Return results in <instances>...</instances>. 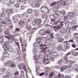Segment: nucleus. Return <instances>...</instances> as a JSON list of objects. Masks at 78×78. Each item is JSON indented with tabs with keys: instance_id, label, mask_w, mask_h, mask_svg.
<instances>
[{
	"instance_id": "obj_63",
	"label": "nucleus",
	"mask_w": 78,
	"mask_h": 78,
	"mask_svg": "<svg viewBox=\"0 0 78 78\" xmlns=\"http://www.w3.org/2000/svg\"><path fill=\"white\" fill-rule=\"evenodd\" d=\"M15 30L16 31L15 33H16V31H19V29L18 28H16L15 29Z\"/></svg>"
},
{
	"instance_id": "obj_3",
	"label": "nucleus",
	"mask_w": 78,
	"mask_h": 78,
	"mask_svg": "<svg viewBox=\"0 0 78 78\" xmlns=\"http://www.w3.org/2000/svg\"><path fill=\"white\" fill-rule=\"evenodd\" d=\"M59 3V4L58 5V6H65V5H66V2L64 1H62L61 2L58 1L57 3Z\"/></svg>"
},
{
	"instance_id": "obj_45",
	"label": "nucleus",
	"mask_w": 78,
	"mask_h": 78,
	"mask_svg": "<svg viewBox=\"0 0 78 78\" xmlns=\"http://www.w3.org/2000/svg\"><path fill=\"white\" fill-rule=\"evenodd\" d=\"M41 16L42 18H45L46 17V16H45L44 14H42L41 15Z\"/></svg>"
},
{
	"instance_id": "obj_15",
	"label": "nucleus",
	"mask_w": 78,
	"mask_h": 78,
	"mask_svg": "<svg viewBox=\"0 0 78 78\" xmlns=\"http://www.w3.org/2000/svg\"><path fill=\"white\" fill-rule=\"evenodd\" d=\"M5 21L6 22V23H8L9 22H11V21L9 20V19L6 17L5 19Z\"/></svg>"
},
{
	"instance_id": "obj_20",
	"label": "nucleus",
	"mask_w": 78,
	"mask_h": 78,
	"mask_svg": "<svg viewBox=\"0 0 78 78\" xmlns=\"http://www.w3.org/2000/svg\"><path fill=\"white\" fill-rule=\"evenodd\" d=\"M3 38H4V36L2 35L1 37H0V43H2L3 42Z\"/></svg>"
},
{
	"instance_id": "obj_43",
	"label": "nucleus",
	"mask_w": 78,
	"mask_h": 78,
	"mask_svg": "<svg viewBox=\"0 0 78 78\" xmlns=\"http://www.w3.org/2000/svg\"><path fill=\"white\" fill-rule=\"evenodd\" d=\"M54 73H53V72L49 74V76L50 77H51L53 75Z\"/></svg>"
},
{
	"instance_id": "obj_36",
	"label": "nucleus",
	"mask_w": 78,
	"mask_h": 78,
	"mask_svg": "<svg viewBox=\"0 0 78 78\" xmlns=\"http://www.w3.org/2000/svg\"><path fill=\"white\" fill-rule=\"evenodd\" d=\"M74 67L75 68V70L78 72V66L77 65H75Z\"/></svg>"
},
{
	"instance_id": "obj_27",
	"label": "nucleus",
	"mask_w": 78,
	"mask_h": 78,
	"mask_svg": "<svg viewBox=\"0 0 78 78\" xmlns=\"http://www.w3.org/2000/svg\"><path fill=\"white\" fill-rule=\"evenodd\" d=\"M48 59L51 60V61L52 62H53L54 61H55V58H53V57H48Z\"/></svg>"
},
{
	"instance_id": "obj_9",
	"label": "nucleus",
	"mask_w": 78,
	"mask_h": 78,
	"mask_svg": "<svg viewBox=\"0 0 78 78\" xmlns=\"http://www.w3.org/2000/svg\"><path fill=\"white\" fill-rule=\"evenodd\" d=\"M66 31L68 34H71V31H70V28H68L66 29Z\"/></svg>"
},
{
	"instance_id": "obj_32",
	"label": "nucleus",
	"mask_w": 78,
	"mask_h": 78,
	"mask_svg": "<svg viewBox=\"0 0 78 78\" xmlns=\"http://www.w3.org/2000/svg\"><path fill=\"white\" fill-rule=\"evenodd\" d=\"M41 38L39 37V38H37V41L38 43H41Z\"/></svg>"
},
{
	"instance_id": "obj_59",
	"label": "nucleus",
	"mask_w": 78,
	"mask_h": 78,
	"mask_svg": "<svg viewBox=\"0 0 78 78\" xmlns=\"http://www.w3.org/2000/svg\"><path fill=\"white\" fill-rule=\"evenodd\" d=\"M77 28V26H73V27H72V30H73V29H75V28Z\"/></svg>"
},
{
	"instance_id": "obj_54",
	"label": "nucleus",
	"mask_w": 78,
	"mask_h": 78,
	"mask_svg": "<svg viewBox=\"0 0 78 78\" xmlns=\"http://www.w3.org/2000/svg\"><path fill=\"white\" fill-rule=\"evenodd\" d=\"M51 24L53 25V23H54V20L51 19Z\"/></svg>"
},
{
	"instance_id": "obj_26",
	"label": "nucleus",
	"mask_w": 78,
	"mask_h": 78,
	"mask_svg": "<svg viewBox=\"0 0 78 78\" xmlns=\"http://www.w3.org/2000/svg\"><path fill=\"white\" fill-rule=\"evenodd\" d=\"M32 24L34 26H35L37 25V24L36 23V20H34L32 21Z\"/></svg>"
},
{
	"instance_id": "obj_1",
	"label": "nucleus",
	"mask_w": 78,
	"mask_h": 78,
	"mask_svg": "<svg viewBox=\"0 0 78 78\" xmlns=\"http://www.w3.org/2000/svg\"><path fill=\"white\" fill-rule=\"evenodd\" d=\"M9 43L8 42H5L4 43V45H3V48L5 51H8V50H9L10 52H12L13 50L11 46H8Z\"/></svg>"
},
{
	"instance_id": "obj_12",
	"label": "nucleus",
	"mask_w": 78,
	"mask_h": 78,
	"mask_svg": "<svg viewBox=\"0 0 78 78\" xmlns=\"http://www.w3.org/2000/svg\"><path fill=\"white\" fill-rule=\"evenodd\" d=\"M12 20H13L14 23H17L18 22V19L14 16H13Z\"/></svg>"
},
{
	"instance_id": "obj_52",
	"label": "nucleus",
	"mask_w": 78,
	"mask_h": 78,
	"mask_svg": "<svg viewBox=\"0 0 78 78\" xmlns=\"http://www.w3.org/2000/svg\"><path fill=\"white\" fill-rule=\"evenodd\" d=\"M7 5H8V6H11L12 5H11V4L9 2H8L7 3Z\"/></svg>"
},
{
	"instance_id": "obj_48",
	"label": "nucleus",
	"mask_w": 78,
	"mask_h": 78,
	"mask_svg": "<svg viewBox=\"0 0 78 78\" xmlns=\"http://www.w3.org/2000/svg\"><path fill=\"white\" fill-rule=\"evenodd\" d=\"M33 46L35 47H37V43H35L34 44H33Z\"/></svg>"
},
{
	"instance_id": "obj_46",
	"label": "nucleus",
	"mask_w": 78,
	"mask_h": 78,
	"mask_svg": "<svg viewBox=\"0 0 78 78\" xmlns=\"http://www.w3.org/2000/svg\"><path fill=\"white\" fill-rule=\"evenodd\" d=\"M10 2L11 3H12V4H13L14 3V0H10Z\"/></svg>"
},
{
	"instance_id": "obj_37",
	"label": "nucleus",
	"mask_w": 78,
	"mask_h": 78,
	"mask_svg": "<svg viewBox=\"0 0 78 78\" xmlns=\"http://www.w3.org/2000/svg\"><path fill=\"white\" fill-rule=\"evenodd\" d=\"M46 49V48H44L41 51L40 53H45V50Z\"/></svg>"
},
{
	"instance_id": "obj_11",
	"label": "nucleus",
	"mask_w": 78,
	"mask_h": 78,
	"mask_svg": "<svg viewBox=\"0 0 78 78\" xmlns=\"http://www.w3.org/2000/svg\"><path fill=\"white\" fill-rule=\"evenodd\" d=\"M19 69H22V68L24 69V70H26L25 66H23V65L20 64L19 65Z\"/></svg>"
},
{
	"instance_id": "obj_16",
	"label": "nucleus",
	"mask_w": 78,
	"mask_h": 78,
	"mask_svg": "<svg viewBox=\"0 0 78 78\" xmlns=\"http://www.w3.org/2000/svg\"><path fill=\"white\" fill-rule=\"evenodd\" d=\"M53 55L55 57H58V53L56 51L53 52Z\"/></svg>"
},
{
	"instance_id": "obj_4",
	"label": "nucleus",
	"mask_w": 78,
	"mask_h": 78,
	"mask_svg": "<svg viewBox=\"0 0 78 78\" xmlns=\"http://www.w3.org/2000/svg\"><path fill=\"white\" fill-rule=\"evenodd\" d=\"M5 37L8 39V42L9 43H11L14 41V39L12 37H9L6 36H5Z\"/></svg>"
},
{
	"instance_id": "obj_64",
	"label": "nucleus",
	"mask_w": 78,
	"mask_h": 78,
	"mask_svg": "<svg viewBox=\"0 0 78 78\" xmlns=\"http://www.w3.org/2000/svg\"><path fill=\"white\" fill-rule=\"evenodd\" d=\"M3 78H9V76H6L3 77Z\"/></svg>"
},
{
	"instance_id": "obj_7",
	"label": "nucleus",
	"mask_w": 78,
	"mask_h": 78,
	"mask_svg": "<svg viewBox=\"0 0 78 78\" xmlns=\"http://www.w3.org/2000/svg\"><path fill=\"white\" fill-rule=\"evenodd\" d=\"M43 63H45V62L46 64H49L50 63V61H49V60L47 58H46L45 59V58H44L43 60Z\"/></svg>"
},
{
	"instance_id": "obj_51",
	"label": "nucleus",
	"mask_w": 78,
	"mask_h": 78,
	"mask_svg": "<svg viewBox=\"0 0 78 78\" xmlns=\"http://www.w3.org/2000/svg\"><path fill=\"white\" fill-rule=\"evenodd\" d=\"M40 6V4L39 3H37L36 4V7H39Z\"/></svg>"
},
{
	"instance_id": "obj_6",
	"label": "nucleus",
	"mask_w": 78,
	"mask_h": 78,
	"mask_svg": "<svg viewBox=\"0 0 78 78\" xmlns=\"http://www.w3.org/2000/svg\"><path fill=\"white\" fill-rule=\"evenodd\" d=\"M9 56V54L8 52H4L3 54V57L4 58H8Z\"/></svg>"
},
{
	"instance_id": "obj_33",
	"label": "nucleus",
	"mask_w": 78,
	"mask_h": 78,
	"mask_svg": "<svg viewBox=\"0 0 78 78\" xmlns=\"http://www.w3.org/2000/svg\"><path fill=\"white\" fill-rule=\"evenodd\" d=\"M6 74L7 75L6 76H11V74L9 72H6Z\"/></svg>"
},
{
	"instance_id": "obj_30",
	"label": "nucleus",
	"mask_w": 78,
	"mask_h": 78,
	"mask_svg": "<svg viewBox=\"0 0 78 78\" xmlns=\"http://www.w3.org/2000/svg\"><path fill=\"white\" fill-rule=\"evenodd\" d=\"M72 54L74 56H77V55H78V53L76 52H73Z\"/></svg>"
},
{
	"instance_id": "obj_10",
	"label": "nucleus",
	"mask_w": 78,
	"mask_h": 78,
	"mask_svg": "<svg viewBox=\"0 0 78 78\" xmlns=\"http://www.w3.org/2000/svg\"><path fill=\"white\" fill-rule=\"evenodd\" d=\"M67 66H63V67H61L60 68V70L61 72H63V70H66L67 69Z\"/></svg>"
},
{
	"instance_id": "obj_61",
	"label": "nucleus",
	"mask_w": 78,
	"mask_h": 78,
	"mask_svg": "<svg viewBox=\"0 0 78 78\" xmlns=\"http://www.w3.org/2000/svg\"><path fill=\"white\" fill-rule=\"evenodd\" d=\"M27 12L28 13H30L32 12V10H27Z\"/></svg>"
},
{
	"instance_id": "obj_41",
	"label": "nucleus",
	"mask_w": 78,
	"mask_h": 78,
	"mask_svg": "<svg viewBox=\"0 0 78 78\" xmlns=\"http://www.w3.org/2000/svg\"><path fill=\"white\" fill-rule=\"evenodd\" d=\"M72 46L73 48H76V45H75V44H72Z\"/></svg>"
},
{
	"instance_id": "obj_31",
	"label": "nucleus",
	"mask_w": 78,
	"mask_h": 78,
	"mask_svg": "<svg viewBox=\"0 0 78 78\" xmlns=\"http://www.w3.org/2000/svg\"><path fill=\"white\" fill-rule=\"evenodd\" d=\"M19 24L20 25V26H23V25L24 24V22L23 21H21L20 22Z\"/></svg>"
},
{
	"instance_id": "obj_17",
	"label": "nucleus",
	"mask_w": 78,
	"mask_h": 78,
	"mask_svg": "<svg viewBox=\"0 0 78 78\" xmlns=\"http://www.w3.org/2000/svg\"><path fill=\"white\" fill-rule=\"evenodd\" d=\"M66 31V30L64 28H62L61 30H60V32L62 33H65Z\"/></svg>"
},
{
	"instance_id": "obj_2",
	"label": "nucleus",
	"mask_w": 78,
	"mask_h": 78,
	"mask_svg": "<svg viewBox=\"0 0 78 78\" xmlns=\"http://www.w3.org/2000/svg\"><path fill=\"white\" fill-rule=\"evenodd\" d=\"M64 22H61L60 24L58 25L57 27H54V28L55 30H60L61 28H62L63 27V23Z\"/></svg>"
},
{
	"instance_id": "obj_47",
	"label": "nucleus",
	"mask_w": 78,
	"mask_h": 78,
	"mask_svg": "<svg viewBox=\"0 0 78 78\" xmlns=\"http://www.w3.org/2000/svg\"><path fill=\"white\" fill-rule=\"evenodd\" d=\"M72 66V65L71 63H69V64L67 66L68 68H70Z\"/></svg>"
},
{
	"instance_id": "obj_24",
	"label": "nucleus",
	"mask_w": 78,
	"mask_h": 78,
	"mask_svg": "<svg viewBox=\"0 0 78 78\" xmlns=\"http://www.w3.org/2000/svg\"><path fill=\"white\" fill-rule=\"evenodd\" d=\"M50 71V69L49 67H47L46 68V69L45 70V73H47L49 72Z\"/></svg>"
},
{
	"instance_id": "obj_58",
	"label": "nucleus",
	"mask_w": 78,
	"mask_h": 78,
	"mask_svg": "<svg viewBox=\"0 0 78 78\" xmlns=\"http://www.w3.org/2000/svg\"><path fill=\"white\" fill-rule=\"evenodd\" d=\"M53 16H54V17H58V15L56 14H55L53 15Z\"/></svg>"
},
{
	"instance_id": "obj_23",
	"label": "nucleus",
	"mask_w": 78,
	"mask_h": 78,
	"mask_svg": "<svg viewBox=\"0 0 78 78\" xmlns=\"http://www.w3.org/2000/svg\"><path fill=\"white\" fill-rule=\"evenodd\" d=\"M40 34V35H44V30H40L39 32Z\"/></svg>"
},
{
	"instance_id": "obj_39",
	"label": "nucleus",
	"mask_w": 78,
	"mask_h": 78,
	"mask_svg": "<svg viewBox=\"0 0 78 78\" xmlns=\"http://www.w3.org/2000/svg\"><path fill=\"white\" fill-rule=\"evenodd\" d=\"M6 12L9 14L12 12V11H11V10H6Z\"/></svg>"
},
{
	"instance_id": "obj_44",
	"label": "nucleus",
	"mask_w": 78,
	"mask_h": 78,
	"mask_svg": "<svg viewBox=\"0 0 78 78\" xmlns=\"http://www.w3.org/2000/svg\"><path fill=\"white\" fill-rule=\"evenodd\" d=\"M32 6L33 7V8H36V4L35 3H33L32 4Z\"/></svg>"
},
{
	"instance_id": "obj_25",
	"label": "nucleus",
	"mask_w": 78,
	"mask_h": 78,
	"mask_svg": "<svg viewBox=\"0 0 78 78\" xmlns=\"http://www.w3.org/2000/svg\"><path fill=\"white\" fill-rule=\"evenodd\" d=\"M58 76L59 77V78H64V76L62 74H59Z\"/></svg>"
},
{
	"instance_id": "obj_56",
	"label": "nucleus",
	"mask_w": 78,
	"mask_h": 78,
	"mask_svg": "<svg viewBox=\"0 0 78 78\" xmlns=\"http://www.w3.org/2000/svg\"><path fill=\"white\" fill-rule=\"evenodd\" d=\"M19 73L18 71H17L16 72H15L14 73V75H18Z\"/></svg>"
},
{
	"instance_id": "obj_57",
	"label": "nucleus",
	"mask_w": 78,
	"mask_h": 78,
	"mask_svg": "<svg viewBox=\"0 0 78 78\" xmlns=\"http://www.w3.org/2000/svg\"><path fill=\"white\" fill-rule=\"evenodd\" d=\"M21 9L22 10L24 9H25V7L23 5H22L21 6Z\"/></svg>"
},
{
	"instance_id": "obj_34",
	"label": "nucleus",
	"mask_w": 78,
	"mask_h": 78,
	"mask_svg": "<svg viewBox=\"0 0 78 78\" xmlns=\"http://www.w3.org/2000/svg\"><path fill=\"white\" fill-rule=\"evenodd\" d=\"M4 33L5 35H8V36L9 35V32L8 30L7 31H5Z\"/></svg>"
},
{
	"instance_id": "obj_49",
	"label": "nucleus",
	"mask_w": 78,
	"mask_h": 78,
	"mask_svg": "<svg viewBox=\"0 0 78 78\" xmlns=\"http://www.w3.org/2000/svg\"><path fill=\"white\" fill-rule=\"evenodd\" d=\"M36 69L37 70H39V66L38 65L36 66Z\"/></svg>"
},
{
	"instance_id": "obj_40",
	"label": "nucleus",
	"mask_w": 78,
	"mask_h": 78,
	"mask_svg": "<svg viewBox=\"0 0 78 78\" xmlns=\"http://www.w3.org/2000/svg\"><path fill=\"white\" fill-rule=\"evenodd\" d=\"M56 2H53L52 4H51L50 5V6H52L53 5H56Z\"/></svg>"
},
{
	"instance_id": "obj_53",
	"label": "nucleus",
	"mask_w": 78,
	"mask_h": 78,
	"mask_svg": "<svg viewBox=\"0 0 78 78\" xmlns=\"http://www.w3.org/2000/svg\"><path fill=\"white\" fill-rule=\"evenodd\" d=\"M55 67L56 69H58L59 68V66H55Z\"/></svg>"
},
{
	"instance_id": "obj_55",
	"label": "nucleus",
	"mask_w": 78,
	"mask_h": 78,
	"mask_svg": "<svg viewBox=\"0 0 78 78\" xmlns=\"http://www.w3.org/2000/svg\"><path fill=\"white\" fill-rule=\"evenodd\" d=\"M43 45H44V44H39V47L41 48H43Z\"/></svg>"
},
{
	"instance_id": "obj_19",
	"label": "nucleus",
	"mask_w": 78,
	"mask_h": 78,
	"mask_svg": "<svg viewBox=\"0 0 78 78\" xmlns=\"http://www.w3.org/2000/svg\"><path fill=\"white\" fill-rule=\"evenodd\" d=\"M37 25H40L41 23V20H36Z\"/></svg>"
},
{
	"instance_id": "obj_29",
	"label": "nucleus",
	"mask_w": 78,
	"mask_h": 78,
	"mask_svg": "<svg viewBox=\"0 0 78 78\" xmlns=\"http://www.w3.org/2000/svg\"><path fill=\"white\" fill-rule=\"evenodd\" d=\"M22 16L24 17H26V18H27V17H28V16L27 13H23Z\"/></svg>"
},
{
	"instance_id": "obj_18",
	"label": "nucleus",
	"mask_w": 78,
	"mask_h": 78,
	"mask_svg": "<svg viewBox=\"0 0 78 78\" xmlns=\"http://www.w3.org/2000/svg\"><path fill=\"white\" fill-rule=\"evenodd\" d=\"M62 48V45H60L58 46V47L57 48V50L58 51H60V50H61Z\"/></svg>"
},
{
	"instance_id": "obj_38",
	"label": "nucleus",
	"mask_w": 78,
	"mask_h": 78,
	"mask_svg": "<svg viewBox=\"0 0 78 78\" xmlns=\"http://www.w3.org/2000/svg\"><path fill=\"white\" fill-rule=\"evenodd\" d=\"M62 60H59L58 61V63L59 65H61L62 64Z\"/></svg>"
},
{
	"instance_id": "obj_8",
	"label": "nucleus",
	"mask_w": 78,
	"mask_h": 78,
	"mask_svg": "<svg viewBox=\"0 0 78 78\" xmlns=\"http://www.w3.org/2000/svg\"><path fill=\"white\" fill-rule=\"evenodd\" d=\"M9 66L10 67H16V65L14 62H12L9 64Z\"/></svg>"
},
{
	"instance_id": "obj_5",
	"label": "nucleus",
	"mask_w": 78,
	"mask_h": 78,
	"mask_svg": "<svg viewBox=\"0 0 78 78\" xmlns=\"http://www.w3.org/2000/svg\"><path fill=\"white\" fill-rule=\"evenodd\" d=\"M64 46L66 48V49H69L70 48V46L69 44L68 41H66L64 43Z\"/></svg>"
},
{
	"instance_id": "obj_14",
	"label": "nucleus",
	"mask_w": 78,
	"mask_h": 78,
	"mask_svg": "<svg viewBox=\"0 0 78 78\" xmlns=\"http://www.w3.org/2000/svg\"><path fill=\"white\" fill-rule=\"evenodd\" d=\"M67 15L69 16H71V17H73V16H74V14H73V12H68L67 14Z\"/></svg>"
},
{
	"instance_id": "obj_21",
	"label": "nucleus",
	"mask_w": 78,
	"mask_h": 78,
	"mask_svg": "<svg viewBox=\"0 0 78 78\" xmlns=\"http://www.w3.org/2000/svg\"><path fill=\"white\" fill-rule=\"evenodd\" d=\"M27 29H29V30H30V29H31V27L30 23H29L27 24Z\"/></svg>"
},
{
	"instance_id": "obj_60",
	"label": "nucleus",
	"mask_w": 78,
	"mask_h": 78,
	"mask_svg": "<svg viewBox=\"0 0 78 78\" xmlns=\"http://www.w3.org/2000/svg\"><path fill=\"white\" fill-rule=\"evenodd\" d=\"M65 38L66 39H69V36L67 35H66L65 37Z\"/></svg>"
},
{
	"instance_id": "obj_42",
	"label": "nucleus",
	"mask_w": 78,
	"mask_h": 78,
	"mask_svg": "<svg viewBox=\"0 0 78 78\" xmlns=\"http://www.w3.org/2000/svg\"><path fill=\"white\" fill-rule=\"evenodd\" d=\"M63 62L64 64H67L68 63V61L66 60H65L63 61Z\"/></svg>"
},
{
	"instance_id": "obj_22",
	"label": "nucleus",
	"mask_w": 78,
	"mask_h": 78,
	"mask_svg": "<svg viewBox=\"0 0 78 78\" xmlns=\"http://www.w3.org/2000/svg\"><path fill=\"white\" fill-rule=\"evenodd\" d=\"M8 27L9 29H11L13 27V25L12 23H9L8 25Z\"/></svg>"
},
{
	"instance_id": "obj_50",
	"label": "nucleus",
	"mask_w": 78,
	"mask_h": 78,
	"mask_svg": "<svg viewBox=\"0 0 78 78\" xmlns=\"http://www.w3.org/2000/svg\"><path fill=\"white\" fill-rule=\"evenodd\" d=\"M33 0H28V2L30 3H33Z\"/></svg>"
},
{
	"instance_id": "obj_62",
	"label": "nucleus",
	"mask_w": 78,
	"mask_h": 78,
	"mask_svg": "<svg viewBox=\"0 0 78 78\" xmlns=\"http://www.w3.org/2000/svg\"><path fill=\"white\" fill-rule=\"evenodd\" d=\"M15 7H16V8H18V7H19V5L16 4L15 5Z\"/></svg>"
},
{
	"instance_id": "obj_28",
	"label": "nucleus",
	"mask_w": 78,
	"mask_h": 78,
	"mask_svg": "<svg viewBox=\"0 0 78 78\" xmlns=\"http://www.w3.org/2000/svg\"><path fill=\"white\" fill-rule=\"evenodd\" d=\"M64 39L62 38H59L58 39V41L59 42H62V41H64Z\"/></svg>"
},
{
	"instance_id": "obj_13",
	"label": "nucleus",
	"mask_w": 78,
	"mask_h": 78,
	"mask_svg": "<svg viewBox=\"0 0 78 78\" xmlns=\"http://www.w3.org/2000/svg\"><path fill=\"white\" fill-rule=\"evenodd\" d=\"M41 10H49L48 8L47 7L45 6H41Z\"/></svg>"
},
{
	"instance_id": "obj_35",
	"label": "nucleus",
	"mask_w": 78,
	"mask_h": 78,
	"mask_svg": "<svg viewBox=\"0 0 78 78\" xmlns=\"http://www.w3.org/2000/svg\"><path fill=\"white\" fill-rule=\"evenodd\" d=\"M41 12L43 13H46V14H47L48 12V10H45L44 11V10H41Z\"/></svg>"
}]
</instances>
